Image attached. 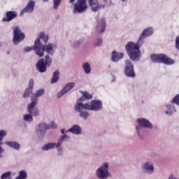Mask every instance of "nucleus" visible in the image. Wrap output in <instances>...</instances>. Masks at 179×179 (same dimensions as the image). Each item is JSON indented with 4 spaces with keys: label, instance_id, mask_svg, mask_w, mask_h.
Listing matches in <instances>:
<instances>
[{
    "label": "nucleus",
    "instance_id": "1",
    "mask_svg": "<svg viewBox=\"0 0 179 179\" xmlns=\"http://www.w3.org/2000/svg\"><path fill=\"white\" fill-rule=\"evenodd\" d=\"M153 34V28L149 27L143 29L136 43L131 41L125 45L126 51L131 61H138L141 58V47L143 44V40Z\"/></svg>",
    "mask_w": 179,
    "mask_h": 179
},
{
    "label": "nucleus",
    "instance_id": "2",
    "mask_svg": "<svg viewBox=\"0 0 179 179\" xmlns=\"http://www.w3.org/2000/svg\"><path fill=\"white\" fill-rule=\"evenodd\" d=\"M78 110L85 108L92 111H100L103 108V103L100 101L92 100L91 102L84 103V105L78 106Z\"/></svg>",
    "mask_w": 179,
    "mask_h": 179
},
{
    "label": "nucleus",
    "instance_id": "3",
    "mask_svg": "<svg viewBox=\"0 0 179 179\" xmlns=\"http://www.w3.org/2000/svg\"><path fill=\"white\" fill-rule=\"evenodd\" d=\"M137 124L138 126H136V129L137 131V134L139 138L142 139V135H141V131H142V128H148V129H153V124L149 122V120L141 117L137 119Z\"/></svg>",
    "mask_w": 179,
    "mask_h": 179
},
{
    "label": "nucleus",
    "instance_id": "4",
    "mask_svg": "<svg viewBox=\"0 0 179 179\" xmlns=\"http://www.w3.org/2000/svg\"><path fill=\"white\" fill-rule=\"evenodd\" d=\"M152 62H162L166 65H173L174 64V59L168 57L164 55H152L150 56Z\"/></svg>",
    "mask_w": 179,
    "mask_h": 179
},
{
    "label": "nucleus",
    "instance_id": "5",
    "mask_svg": "<svg viewBox=\"0 0 179 179\" xmlns=\"http://www.w3.org/2000/svg\"><path fill=\"white\" fill-rule=\"evenodd\" d=\"M110 176V173L108 172V163L105 162L103 166L97 169L96 177L99 179H107Z\"/></svg>",
    "mask_w": 179,
    "mask_h": 179
},
{
    "label": "nucleus",
    "instance_id": "6",
    "mask_svg": "<svg viewBox=\"0 0 179 179\" xmlns=\"http://www.w3.org/2000/svg\"><path fill=\"white\" fill-rule=\"evenodd\" d=\"M124 75L129 78H135V71L134 70V64L131 60L127 59L124 62Z\"/></svg>",
    "mask_w": 179,
    "mask_h": 179
},
{
    "label": "nucleus",
    "instance_id": "7",
    "mask_svg": "<svg viewBox=\"0 0 179 179\" xmlns=\"http://www.w3.org/2000/svg\"><path fill=\"white\" fill-rule=\"evenodd\" d=\"M13 43L15 45H17V44H19L20 41H23V40H24V37H26L24 33L22 32L19 27H15L13 29Z\"/></svg>",
    "mask_w": 179,
    "mask_h": 179
},
{
    "label": "nucleus",
    "instance_id": "8",
    "mask_svg": "<svg viewBox=\"0 0 179 179\" xmlns=\"http://www.w3.org/2000/svg\"><path fill=\"white\" fill-rule=\"evenodd\" d=\"M36 99H33V101L27 105V111L29 113L32 117H40V109L36 108Z\"/></svg>",
    "mask_w": 179,
    "mask_h": 179
},
{
    "label": "nucleus",
    "instance_id": "9",
    "mask_svg": "<svg viewBox=\"0 0 179 179\" xmlns=\"http://www.w3.org/2000/svg\"><path fill=\"white\" fill-rule=\"evenodd\" d=\"M87 9V4L86 3V0H78L74 5V13H82L84 10Z\"/></svg>",
    "mask_w": 179,
    "mask_h": 179
},
{
    "label": "nucleus",
    "instance_id": "10",
    "mask_svg": "<svg viewBox=\"0 0 179 179\" xmlns=\"http://www.w3.org/2000/svg\"><path fill=\"white\" fill-rule=\"evenodd\" d=\"M79 106H85V103L82 102H79V101H77L76 104L74 106V110L77 113H80V118H83V120H87V117H89L90 114L89 112L84 110H89V109H85V108H79Z\"/></svg>",
    "mask_w": 179,
    "mask_h": 179
},
{
    "label": "nucleus",
    "instance_id": "11",
    "mask_svg": "<svg viewBox=\"0 0 179 179\" xmlns=\"http://www.w3.org/2000/svg\"><path fill=\"white\" fill-rule=\"evenodd\" d=\"M34 50H35L36 55H38L40 57H44V45L40 42V39H37L35 41Z\"/></svg>",
    "mask_w": 179,
    "mask_h": 179
},
{
    "label": "nucleus",
    "instance_id": "12",
    "mask_svg": "<svg viewBox=\"0 0 179 179\" xmlns=\"http://www.w3.org/2000/svg\"><path fill=\"white\" fill-rule=\"evenodd\" d=\"M34 1L30 0L27 6L21 11L20 15H23L24 13H31L34 10Z\"/></svg>",
    "mask_w": 179,
    "mask_h": 179
},
{
    "label": "nucleus",
    "instance_id": "13",
    "mask_svg": "<svg viewBox=\"0 0 179 179\" xmlns=\"http://www.w3.org/2000/svg\"><path fill=\"white\" fill-rule=\"evenodd\" d=\"M50 128H51V126H50V124L42 122L37 124V126L36 127V131H39L41 132L46 134L47 129H50Z\"/></svg>",
    "mask_w": 179,
    "mask_h": 179
},
{
    "label": "nucleus",
    "instance_id": "14",
    "mask_svg": "<svg viewBox=\"0 0 179 179\" xmlns=\"http://www.w3.org/2000/svg\"><path fill=\"white\" fill-rule=\"evenodd\" d=\"M71 132L73 135H80L82 134V127L76 124L71 127L69 129L66 130V133Z\"/></svg>",
    "mask_w": 179,
    "mask_h": 179
},
{
    "label": "nucleus",
    "instance_id": "15",
    "mask_svg": "<svg viewBox=\"0 0 179 179\" xmlns=\"http://www.w3.org/2000/svg\"><path fill=\"white\" fill-rule=\"evenodd\" d=\"M96 31L101 34V33H104L106 30V20L103 19L99 20L96 25Z\"/></svg>",
    "mask_w": 179,
    "mask_h": 179
},
{
    "label": "nucleus",
    "instance_id": "16",
    "mask_svg": "<svg viewBox=\"0 0 179 179\" xmlns=\"http://www.w3.org/2000/svg\"><path fill=\"white\" fill-rule=\"evenodd\" d=\"M36 69L41 73H43L47 71V66L44 64V59H41L36 64Z\"/></svg>",
    "mask_w": 179,
    "mask_h": 179
},
{
    "label": "nucleus",
    "instance_id": "17",
    "mask_svg": "<svg viewBox=\"0 0 179 179\" xmlns=\"http://www.w3.org/2000/svg\"><path fill=\"white\" fill-rule=\"evenodd\" d=\"M55 44L53 43H48L47 45H43V48L50 55H54L55 50Z\"/></svg>",
    "mask_w": 179,
    "mask_h": 179
},
{
    "label": "nucleus",
    "instance_id": "18",
    "mask_svg": "<svg viewBox=\"0 0 179 179\" xmlns=\"http://www.w3.org/2000/svg\"><path fill=\"white\" fill-rule=\"evenodd\" d=\"M122 58H124V53L117 52L116 51L112 52L111 61H113V62H118V61L122 59Z\"/></svg>",
    "mask_w": 179,
    "mask_h": 179
},
{
    "label": "nucleus",
    "instance_id": "19",
    "mask_svg": "<svg viewBox=\"0 0 179 179\" xmlns=\"http://www.w3.org/2000/svg\"><path fill=\"white\" fill-rule=\"evenodd\" d=\"M45 90L43 88L37 90L34 94V96H31V101H33V100H36V103H37V99L39 97H43V95L45 94Z\"/></svg>",
    "mask_w": 179,
    "mask_h": 179
},
{
    "label": "nucleus",
    "instance_id": "20",
    "mask_svg": "<svg viewBox=\"0 0 179 179\" xmlns=\"http://www.w3.org/2000/svg\"><path fill=\"white\" fill-rule=\"evenodd\" d=\"M88 3L92 12H97L99 10V1L98 0H88Z\"/></svg>",
    "mask_w": 179,
    "mask_h": 179
},
{
    "label": "nucleus",
    "instance_id": "21",
    "mask_svg": "<svg viewBox=\"0 0 179 179\" xmlns=\"http://www.w3.org/2000/svg\"><path fill=\"white\" fill-rule=\"evenodd\" d=\"M17 16V13L15 11H10L6 13V17L3 18V22H10L13 19H15Z\"/></svg>",
    "mask_w": 179,
    "mask_h": 179
},
{
    "label": "nucleus",
    "instance_id": "22",
    "mask_svg": "<svg viewBox=\"0 0 179 179\" xmlns=\"http://www.w3.org/2000/svg\"><path fill=\"white\" fill-rule=\"evenodd\" d=\"M56 145L57 143H47L41 147V149L44 152H48V150H52V149H55Z\"/></svg>",
    "mask_w": 179,
    "mask_h": 179
},
{
    "label": "nucleus",
    "instance_id": "23",
    "mask_svg": "<svg viewBox=\"0 0 179 179\" xmlns=\"http://www.w3.org/2000/svg\"><path fill=\"white\" fill-rule=\"evenodd\" d=\"M143 169H144L147 173H152L155 171V168L153 167V164L151 162H146L143 164Z\"/></svg>",
    "mask_w": 179,
    "mask_h": 179
},
{
    "label": "nucleus",
    "instance_id": "24",
    "mask_svg": "<svg viewBox=\"0 0 179 179\" xmlns=\"http://www.w3.org/2000/svg\"><path fill=\"white\" fill-rule=\"evenodd\" d=\"M5 144L15 150H19V149H20V144L16 141H6Z\"/></svg>",
    "mask_w": 179,
    "mask_h": 179
},
{
    "label": "nucleus",
    "instance_id": "25",
    "mask_svg": "<svg viewBox=\"0 0 179 179\" xmlns=\"http://www.w3.org/2000/svg\"><path fill=\"white\" fill-rule=\"evenodd\" d=\"M83 71L86 73V75H90L92 72V67L89 62H85L83 64Z\"/></svg>",
    "mask_w": 179,
    "mask_h": 179
},
{
    "label": "nucleus",
    "instance_id": "26",
    "mask_svg": "<svg viewBox=\"0 0 179 179\" xmlns=\"http://www.w3.org/2000/svg\"><path fill=\"white\" fill-rule=\"evenodd\" d=\"M39 38L43 40L45 44H47L48 40H50V36L44 32H41L39 34Z\"/></svg>",
    "mask_w": 179,
    "mask_h": 179
},
{
    "label": "nucleus",
    "instance_id": "27",
    "mask_svg": "<svg viewBox=\"0 0 179 179\" xmlns=\"http://www.w3.org/2000/svg\"><path fill=\"white\" fill-rule=\"evenodd\" d=\"M64 139H71V137L68 135H66V134H63V136H61L59 139H58V142L57 143V146H61V145H62L64 140Z\"/></svg>",
    "mask_w": 179,
    "mask_h": 179
},
{
    "label": "nucleus",
    "instance_id": "28",
    "mask_svg": "<svg viewBox=\"0 0 179 179\" xmlns=\"http://www.w3.org/2000/svg\"><path fill=\"white\" fill-rule=\"evenodd\" d=\"M64 139H71V137L68 135H66V134H63V136H61L59 139H58V142L57 143V146H61V145H62L64 140Z\"/></svg>",
    "mask_w": 179,
    "mask_h": 179
},
{
    "label": "nucleus",
    "instance_id": "29",
    "mask_svg": "<svg viewBox=\"0 0 179 179\" xmlns=\"http://www.w3.org/2000/svg\"><path fill=\"white\" fill-rule=\"evenodd\" d=\"M166 108L167 110H165V114H166V115H172L173 113L176 111V109H174L173 105H167Z\"/></svg>",
    "mask_w": 179,
    "mask_h": 179
},
{
    "label": "nucleus",
    "instance_id": "30",
    "mask_svg": "<svg viewBox=\"0 0 179 179\" xmlns=\"http://www.w3.org/2000/svg\"><path fill=\"white\" fill-rule=\"evenodd\" d=\"M59 79V72L55 71L53 73L52 80L50 81V83H57L58 82Z\"/></svg>",
    "mask_w": 179,
    "mask_h": 179
},
{
    "label": "nucleus",
    "instance_id": "31",
    "mask_svg": "<svg viewBox=\"0 0 179 179\" xmlns=\"http://www.w3.org/2000/svg\"><path fill=\"white\" fill-rule=\"evenodd\" d=\"M73 87H75V83H69L66 84L63 89L65 90L66 93H68V92L72 90Z\"/></svg>",
    "mask_w": 179,
    "mask_h": 179
},
{
    "label": "nucleus",
    "instance_id": "32",
    "mask_svg": "<svg viewBox=\"0 0 179 179\" xmlns=\"http://www.w3.org/2000/svg\"><path fill=\"white\" fill-rule=\"evenodd\" d=\"M23 120L27 122H33L34 119L33 116L29 113L23 115Z\"/></svg>",
    "mask_w": 179,
    "mask_h": 179
},
{
    "label": "nucleus",
    "instance_id": "33",
    "mask_svg": "<svg viewBox=\"0 0 179 179\" xmlns=\"http://www.w3.org/2000/svg\"><path fill=\"white\" fill-rule=\"evenodd\" d=\"M92 99V95L88 92H83V96L79 99L80 101H83V100H90Z\"/></svg>",
    "mask_w": 179,
    "mask_h": 179
},
{
    "label": "nucleus",
    "instance_id": "34",
    "mask_svg": "<svg viewBox=\"0 0 179 179\" xmlns=\"http://www.w3.org/2000/svg\"><path fill=\"white\" fill-rule=\"evenodd\" d=\"M36 135L38 141H43V139H44V136H45V133H44L43 131L36 130Z\"/></svg>",
    "mask_w": 179,
    "mask_h": 179
},
{
    "label": "nucleus",
    "instance_id": "35",
    "mask_svg": "<svg viewBox=\"0 0 179 179\" xmlns=\"http://www.w3.org/2000/svg\"><path fill=\"white\" fill-rule=\"evenodd\" d=\"M51 64H52V59L50 55H47L45 57V64H46V66H50Z\"/></svg>",
    "mask_w": 179,
    "mask_h": 179
},
{
    "label": "nucleus",
    "instance_id": "36",
    "mask_svg": "<svg viewBox=\"0 0 179 179\" xmlns=\"http://www.w3.org/2000/svg\"><path fill=\"white\" fill-rule=\"evenodd\" d=\"M15 178L16 179H26V178H27V173H26L24 171H20L19 172V176Z\"/></svg>",
    "mask_w": 179,
    "mask_h": 179
},
{
    "label": "nucleus",
    "instance_id": "37",
    "mask_svg": "<svg viewBox=\"0 0 179 179\" xmlns=\"http://www.w3.org/2000/svg\"><path fill=\"white\" fill-rule=\"evenodd\" d=\"M1 179H12V172L8 171L1 175Z\"/></svg>",
    "mask_w": 179,
    "mask_h": 179
},
{
    "label": "nucleus",
    "instance_id": "38",
    "mask_svg": "<svg viewBox=\"0 0 179 179\" xmlns=\"http://www.w3.org/2000/svg\"><path fill=\"white\" fill-rule=\"evenodd\" d=\"M102 44H103V39L101 38H97L93 43L94 47H101Z\"/></svg>",
    "mask_w": 179,
    "mask_h": 179
},
{
    "label": "nucleus",
    "instance_id": "39",
    "mask_svg": "<svg viewBox=\"0 0 179 179\" xmlns=\"http://www.w3.org/2000/svg\"><path fill=\"white\" fill-rule=\"evenodd\" d=\"M83 41L81 39H78L77 41H76L74 43H73L72 46L73 48H79L80 45H82Z\"/></svg>",
    "mask_w": 179,
    "mask_h": 179
},
{
    "label": "nucleus",
    "instance_id": "40",
    "mask_svg": "<svg viewBox=\"0 0 179 179\" xmlns=\"http://www.w3.org/2000/svg\"><path fill=\"white\" fill-rule=\"evenodd\" d=\"M62 0H53V8L55 9H58L59 5H61V2Z\"/></svg>",
    "mask_w": 179,
    "mask_h": 179
},
{
    "label": "nucleus",
    "instance_id": "41",
    "mask_svg": "<svg viewBox=\"0 0 179 179\" xmlns=\"http://www.w3.org/2000/svg\"><path fill=\"white\" fill-rule=\"evenodd\" d=\"M30 93H33V90L27 89L23 94L22 97H24V99H26V97H29L30 96Z\"/></svg>",
    "mask_w": 179,
    "mask_h": 179
},
{
    "label": "nucleus",
    "instance_id": "42",
    "mask_svg": "<svg viewBox=\"0 0 179 179\" xmlns=\"http://www.w3.org/2000/svg\"><path fill=\"white\" fill-rule=\"evenodd\" d=\"M6 131L5 130H0V143L2 144V140L5 138Z\"/></svg>",
    "mask_w": 179,
    "mask_h": 179
},
{
    "label": "nucleus",
    "instance_id": "43",
    "mask_svg": "<svg viewBox=\"0 0 179 179\" xmlns=\"http://www.w3.org/2000/svg\"><path fill=\"white\" fill-rule=\"evenodd\" d=\"M55 148H57L58 156H62V155H64V150L62 149V148H61V145L57 146V143H56Z\"/></svg>",
    "mask_w": 179,
    "mask_h": 179
},
{
    "label": "nucleus",
    "instance_id": "44",
    "mask_svg": "<svg viewBox=\"0 0 179 179\" xmlns=\"http://www.w3.org/2000/svg\"><path fill=\"white\" fill-rule=\"evenodd\" d=\"M66 92L64 90V88L57 94V99H61L64 94H66Z\"/></svg>",
    "mask_w": 179,
    "mask_h": 179
},
{
    "label": "nucleus",
    "instance_id": "45",
    "mask_svg": "<svg viewBox=\"0 0 179 179\" xmlns=\"http://www.w3.org/2000/svg\"><path fill=\"white\" fill-rule=\"evenodd\" d=\"M34 86V80L33 78H31L29 82L28 87L29 90H33V87Z\"/></svg>",
    "mask_w": 179,
    "mask_h": 179
},
{
    "label": "nucleus",
    "instance_id": "46",
    "mask_svg": "<svg viewBox=\"0 0 179 179\" xmlns=\"http://www.w3.org/2000/svg\"><path fill=\"white\" fill-rule=\"evenodd\" d=\"M172 103H176V104H179V94H178L176 96H175L173 99Z\"/></svg>",
    "mask_w": 179,
    "mask_h": 179
},
{
    "label": "nucleus",
    "instance_id": "47",
    "mask_svg": "<svg viewBox=\"0 0 179 179\" xmlns=\"http://www.w3.org/2000/svg\"><path fill=\"white\" fill-rule=\"evenodd\" d=\"M34 48L33 47H26L24 48V52H30V51H33Z\"/></svg>",
    "mask_w": 179,
    "mask_h": 179
},
{
    "label": "nucleus",
    "instance_id": "48",
    "mask_svg": "<svg viewBox=\"0 0 179 179\" xmlns=\"http://www.w3.org/2000/svg\"><path fill=\"white\" fill-rule=\"evenodd\" d=\"M176 47L178 50H179V36H178L176 39Z\"/></svg>",
    "mask_w": 179,
    "mask_h": 179
},
{
    "label": "nucleus",
    "instance_id": "49",
    "mask_svg": "<svg viewBox=\"0 0 179 179\" xmlns=\"http://www.w3.org/2000/svg\"><path fill=\"white\" fill-rule=\"evenodd\" d=\"M50 128L55 129L57 128V124L55 122H51V125H50Z\"/></svg>",
    "mask_w": 179,
    "mask_h": 179
},
{
    "label": "nucleus",
    "instance_id": "50",
    "mask_svg": "<svg viewBox=\"0 0 179 179\" xmlns=\"http://www.w3.org/2000/svg\"><path fill=\"white\" fill-rule=\"evenodd\" d=\"M169 179H177V178H176V177H174V176L171 175V176H169Z\"/></svg>",
    "mask_w": 179,
    "mask_h": 179
},
{
    "label": "nucleus",
    "instance_id": "51",
    "mask_svg": "<svg viewBox=\"0 0 179 179\" xmlns=\"http://www.w3.org/2000/svg\"><path fill=\"white\" fill-rule=\"evenodd\" d=\"M60 131L62 132V135H64V134H65V129H61Z\"/></svg>",
    "mask_w": 179,
    "mask_h": 179
},
{
    "label": "nucleus",
    "instance_id": "52",
    "mask_svg": "<svg viewBox=\"0 0 179 179\" xmlns=\"http://www.w3.org/2000/svg\"><path fill=\"white\" fill-rule=\"evenodd\" d=\"M1 153H3V148L0 146V155Z\"/></svg>",
    "mask_w": 179,
    "mask_h": 179
},
{
    "label": "nucleus",
    "instance_id": "53",
    "mask_svg": "<svg viewBox=\"0 0 179 179\" xmlns=\"http://www.w3.org/2000/svg\"><path fill=\"white\" fill-rule=\"evenodd\" d=\"M76 0H69L70 3H73V2H75Z\"/></svg>",
    "mask_w": 179,
    "mask_h": 179
},
{
    "label": "nucleus",
    "instance_id": "54",
    "mask_svg": "<svg viewBox=\"0 0 179 179\" xmlns=\"http://www.w3.org/2000/svg\"><path fill=\"white\" fill-rule=\"evenodd\" d=\"M50 0H43V2H48Z\"/></svg>",
    "mask_w": 179,
    "mask_h": 179
},
{
    "label": "nucleus",
    "instance_id": "55",
    "mask_svg": "<svg viewBox=\"0 0 179 179\" xmlns=\"http://www.w3.org/2000/svg\"><path fill=\"white\" fill-rule=\"evenodd\" d=\"M101 8H105V6H104V5H102V6H101Z\"/></svg>",
    "mask_w": 179,
    "mask_h": 179
},
{
    "label": "nucleus",
    "instance_id": "56",
    "mask_svg": "<svg viewBox=\"0 0 179 179\" xmlns=\"http://www.w3.org/2000/svg\"><path fill=\"white\" fill-rule=\"evenodd\" d=\"M125 1H127V0H122V2H125Z\"/></svg>",
    "mask_w": 179,
    "mask_h": 179
},
{
    "label": "nucleus",
    "instance_id": "57",
    "mask_svg": "<svg viewBox=\"0 0 179 179\" xmlns=\"http://www.w3.org/2000/svg\"><path fill=\"white\" fill-rule=\"evenodd\" d=\"M16 179V178H15Z\"/></svg>",
    "mask_w": 179,
    "mask_h": 179
}]
</instances>
